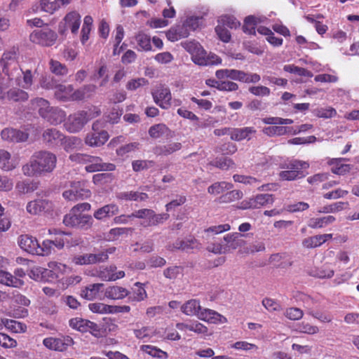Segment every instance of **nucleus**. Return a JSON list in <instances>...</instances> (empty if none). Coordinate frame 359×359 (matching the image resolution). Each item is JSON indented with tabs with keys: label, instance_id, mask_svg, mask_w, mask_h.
<instances>
[{
	"label": "nucleus",
	"instance_id": "f257e3e1",
	"mask_svg": "<svg viewBox=\"0 0 359 359\" xmlns=\"http://www.w3.org/2000/svg\"><path fill=\"white\" fill-rule=\"evenodd\" d=\"M57 158L49 151L35 153L29 163L22 167V172L27 176H34L43 172H50L56 165Z\"/></svg>",
	"mask_w": 359,
	"mask_h": 359
},
{
	"label": "nucleus",
	"instance_id": "f03ea898",
	"mask_svg": "<svg viewBox=\"0 0 359 359\" xmlns=\"http://www.w3.org/2000/svg\"><path fill=\"white\" fill-rule=\"evenodd\" d=\"M16 59L17 53L13 49L5 52L0 60V95L9 87V79L22 73Z\"/></svg>",
	"mask_w": 359,
	"mask_h": 359
},
{
	"label": "nucleus",
	"instance_id": "7ed1b4c3",
	"mask_svg": "<svg viewBox=\"0 0 359 359\" xmlns=\"http://www.w3.org/2000/svg\"><path fill=\"white\" fill-rule=\"evenodd\" d=\"M103 123L100 121H95L92 125V130L86 134L85 144L91 147H99L104 145L109 138L107 131L102 130Z\"/></svg>",
	"mask_w": 359,
	"mask_h": 359
},
{
	"label": "nucleus",
	"instance_id": "20e7f679",
	"mask_svg": "<svg viewBox=\"0 0 359 359\" xmlns=\"http://www.w3.org/2000/svg\"><path fill=\"white\" fill-rule=\"evenodd\" d=\"M67 189L62 193L63 198L67 201H75L88 198L91 195V191L88 188L86 182L82 181L70 182Z\"/></svg>",
	"mask_w": 359,
	"mask_h": 359
},
{
	"label": "nucleus",
	"instance_id": "39448f33",
	"mask_svg": "<svg viewBox=\"0 0 359 359\" xmlns=\"http://www.w3.org/2000/svg\"><path fill=\"white\" fill-rule=\"evenodd\" d=\"M63 223L67 226L86 230L92 226L93 219L90 215L69 211V212L64 217Z\"/></svg>",
	"mask_w": 359,
	"mask_h": 359
},
{
	"label": "nucleus",
	"instance_id": "423d86ee",
	"mask_svg": "<svg viewBox=\"0 0 359 359\" xmlns=\"http://www.w3.org/2000/svg\"><path fill=\"white\" fill-rule=\"evenodd\" d=\"M89 121L86 111H79L70 114L64 123L65 130L70 133L80 132Z\"/></svg>",
	"mask_w": 359,
	"mask_h": 359
},
{
	"label": "nucleus",
	"instance_id": "0eeeda50",
	"mask_svg": "<svg viewBox=\"0 0 359 359\" xmlns=\"http://www.w3.org/2000/svg\"><path fill=\"white\" fill-rule=\"evenodd\" d=\"M81 15L77 11H71L66 14L58 25V32L65 35L68 29L72 34H77L81 25Z\"/></svg>",
	"mask_w": 359,
	"mask_h": 359
},
{
	"label": "nucleus",
	"instance_id": "6e6552de",
	"mask_svg": "<svg viewBox=\"0 0 359 359\" xmlns=\"http://www.w3.org/2000/svg\"><path fill=\"white\" fill-rule=\"evenodd\" d=\"M57 39L56 33L49 28L36 30L30 34V40L43 46L53 45Z\"/></svg>",
	"mask_w": 359,
	"mask_h": 359
},
{
	"label": "nucleus",
	"instance_id": "1a4fd4ad",
	"mask_svg": "<svg viewBox=\"0 0 359 359\" xmlns=\"http://www.w3.org/2000/svg\"><path fill=\"white\" fill-rule=\"evenodd\" d=\"M112 250L108 252H102L97 254H85L74 256L72 262L76 265L93 264L98 262H102L108 259V253H111Z\"/></svg>",
	"mask_w": 359,
	"mask_h": 359
},
{
	"label": "nucleus",
	"instance_id": "9d476101",
	"mask_svg": "<svg viewBox=\"0 0 359 359\" xmlns=\"http://www.w3.org/2000/svg\"><path fill=\"white\" fill-rule=\"evenodd\" d=\"M53 208V203L46 199L31 201L26 207L27 212L32 215H38L41 212H50Z\"/></svg>",
	"mask_w": 359,
	"mask_h": 359
},
{
	"label": "nucleus",
	"instance_id": "9b49d317",
	"mask_svg": "<svg viewBox=\"0 0 359 359\" xmlns=\"http://www.w3.org/2000/svg\"><path fill=\"white\" fill-rule=\"evenodd\" d=\"M274 201L272 194H262L242 202L243 209H257L268 204H272Z\"/></svg>",
	"mask_w": 359,
	"mask_h": 359
},
{
	"label": "nucleus",
	"instance_id": "f8f14e48",
	"mask_svg": "<svg viewBox=\"0 0 359 359\" xmlns=\"http://www.w3.org/2000/svg\"><path fill=\"white\" fill-rule=\"evenodd\" d=\"M152 95L154 102L160 107L167 109L172 106V95L168 87L160 86Z\"/></svg>",
	"mask_w": 359,
	"mask_h": 359
},
{
	"label": "nucleus",
	"instance_id": "ddd939ff",
	"mask_svg": "<svg viewBox=\"0 0 359 359\" xmlns=\"http://www.w3.org/2000/svg\"><path fill=\"white\" fill-rule=\"evenodd\" d=\"M85 170L88 172H94L101 170L112 171L115 170V165L112 163H102V159L98 156L88 155Z\"/></svg>",
	"mask_w": 359,
	"mask_h": 359
},
{
	"label": "nucleus",
	"instance_id": "4468645a",
	"mask_svg": "<svg viewBox=\"0 0 359 359\" xmlns=\"http://www.w3.org/2000/svg\"><path fill=\"white\" fill-rule=\"evenodd\" d=\"M182 46L191 55L193 62L198 64H204L202 58L204 49L201 44L195 41H186L181 43Z\"/></svg>",
	"mask_w": 359,
	"mask_h": 359
},
{
	"label": "nucleus",
	"instance_id": "2eb2a0df",
	"mask_svg": "<svg viewBox=\"0 0 359 359\" xmlns=\"http://www.w3.org/2000/svg\"><path fill=\"white\" fill-rule=\"evenodd\" d=\"M73 343L72 339L69 337L63 338L48 337L43 339V345L51 350L64 351Z\"/></svg>",
	"mask_w": 359,
	"mask_h": 359
},
{
	"label": "nucleus",
	"instance_id": "dca6fc26",
	"mask_svg": "<svg viewBox=\"0 0 359 359\" xmlns=\"http://www.w3.org/2000/svg\"><path fill=\"white\" fill-rule=\"evenodd\" d=\"M29 134L20 130L12 128H6L1 132V138L11 142H25L28 138Z\"/></svg>",
	"mask_w": 359,
	"mask_h": 359
},
{
	"label": "nucleus",
	"instance_id": "f3484780",
	"mask_svg": "<svg viewBox=\"0 0 359 359\" xmlns=\"http://www.w3.org/2000/svg\"><path fill=\"white\" fill-rule=\"evenodd\" d=\"M19 164V158L12 156L8 151L0 149V168L4 171H11Z\"/></svg>",
	"mask_w": 359,
	"mask_h": 359
},
{
	"label": "nucleus",
	"instance_id": "a211bd4d",
	"mask_svg": "<svg viewBox=\"0 0 359 359\" xmlns=\"http://www.w3.org/2000/svg\"><path fill=\"white\" fill-rule=\"evenodd\" d=\"M9 79V87L13 85H16L24 89H29L33 83V76L30 70L22 71L20 74L18 76H12Z\"/></svg>",
	"mask_w": 359,
	"mask_h": 359
},
{
	"label": "nucleus",
	"instance_id": "6ab92c4d",
	"mask_svg": "<svg viewBox=\"0 0 359 359\" xmlns=\"http://www.w3.org/2000/svg\"><path fill=\"white\" fill-rule=\"evenodd\" d=\"M198 318L210 323L223 324L227 322L226 318L215 311L209 309L201 308Z\"/></svg>",
	"mask_w": 359,
	"mask_h": 359
},
{
	"label": "nucleus",
	"instance_id": "aec40b11",
	"mask_svg": "<svg viewBox=\"0 0 359 359\" xmlns=\"http://www.w3.org/2000/svg\"><path fill=\"white\" fill-rule=\"evenodd\" d=\"M74 91L72 85L59 84L55 86V96L62 102L76 101Z\"/></svg>",
	"mask_w": 359,
	"mask_h": 359
},
{
	"label": "nucleus",
	"instance_id": "412c9836",
	"mask_svg": "<svg viewBox=\"0 0 359 359\" xmlns=\"http://www.w3.org/2000/svg\"><path fill=\"white\" fill-rule=\"evenodd\" d=\"M18 245L21 249L32 254L36 255L37 252L38 241L35 237L27 234L21 235L18 238Z\"/></svg>",
	"mask_w": 359,
	"mask_h": 359
},
{
	"label": "nucleus",
	"instance_id": "4be33fe9",
	"mask_svg": "<svg viewBox=\"0 0 359 359\" xmlns=\"http://www.w3.org/2000/svg\"><path fill=\"white\" fill-rule=\"evenodd\" d=\"M43 140L49 146L60 144L64 140V134L55 128H48L44 130L42 135Z\"/></svg>",
	"mask_w": 359,
	"mask_h": 359
},
{
	"label": "nucleus",
	"instance_id": "5701e85b",
	"mask_svg": "<svg viewBox=\"0 0 359 359\" xmlns=\"http://www.w3.org/2000/svg\"><path fill=\"white\" fill-rule=\"evenodd\" d=\"M125 276L123 271H116L115 266L109 267L100 266V278L104 281H114Z\"/></svg>",
	"mask_w": 359,
	"mask_h": 359
},
{
	"label": "nucleus",
	"instance_id": "b1692460",
	"mask_svg": "<svg viewBox=\"0 0 359 359\" xmlns=\"http://www.w3.org/2000/svg\"><path fill=\"white\" fill-rule=\"evenodd\" d=\"M118 210V207L116 204H107L95 210L93 216L97 220H106L116 215Z\"/></svg>",
	"mask_w": 359,
	"mask_h": 359
},
{
	"label": "nucleus",
	"instance_id": "393cba45",
	"mask_svg": "<svg viewBox=\"0 0 359 359\" xmlns=\"http://www.w3.org/2000/svg\"><path fill=\"white\" fill-rule=\"evenodd\" d=\"M69 325L72 328L82 332H86L89 330L97 331V326L95 323L79 318L71 319L69 320Z\"/></svg>",
	"mask_w": 359,
	"mask_h": 359
},
{
	"label": "nucleus",
	"instance_id": "a878e982",
	"mask_svg": "<svg viewBox=\"0 0 359 359\" xmlns=\"http://www.w3.org/2000/svg\"><path fill=\"white\" fill-rule=\"evenodd\" d=\"M65 111L58 107H50L43 118L52 125H58L65 121Z\"/></svg>",
	"mask_w": 359,
	"mask_h": 359
},
{
	"label": "nucleus",
	"instance_id": "bb28decb",
	"mask_svg": "<svg viewBox=\"0 0 359 359\" xmlns=\"http://www.w3.org/2000/svg\"><path fill=\"white\" fill-rule=\"evenodd\" d=\"M189 35V31L183 24L174 26L166 32L168 39L172 42L187 38Z\"/></svg>",
	"mask_w": 359,
	"mask_h": 359
},
{
	"label": "nucleus",
	"instance_id": "cd10ccee",
	"mask_svg": "<svg viewBox=\"0 0 359 359\" xmlns=\"http://www.w3.org/2000/svg\"><path fill=\"white\" fill-rule=\"evenodd\" d=\"M256 133L252 127H245L241 128H233L230 134L231 139L235 141L250 140L252 135Z\"/></svg>",
	"mask_w": 359,
	"mask_h": 359
},
{
	"label": "nucleus",
	"instance_id": "c85d7f7f",
	"mask_svg": "<svg viewBox=\"0 0 359 359\" xmlns=\"http://www.w3.org/2000/svg\"><path fill=\"white\" fill-rule=\"evenodd\" d=\"M243 236L239 233H229L224 236V241L226 243L224 248H227V252L231 250H236L243 246L245 242L241 239Z\"/></svg>",
	"mask_w": 359,
	"mask_h": 359
},
{
	"label": "nucleus",
	"instance_id": "c756f323",
	"mask_svg": "<svg viewBox=\"0 0 359 359\" xmlns=\"http://www.w3.org/2000/svg\"><path fill=\"white\" fill-rule=\"evenodd\" d=\"M0 283L8 287L20 288L24 285V281L17 277H14L11 273L0 270Z\"/></svg>",
	"mask_w": 359,
	"mask_h": 359
},
{
	"label": "nucleus",
	"instance_id": "7c9ffc66",
	"mask_svg": "<svg viewBox=\"0 0 359 359\" xmlns=\"http://www.w3.org/2000/svg\"><path fill=\"white\" fill-rule=\"evenodd\" d=\"M103 286L102 283H93L87 285L81 290V296L87 300H93L98 297Z\"/></svg>",
	"mask_w": 359,
	"mask_h": 359
},
{
	"label": "nucleus",
	"instance_id": "2f4dec72",
	"mask_svg": "<svg viewBox=\"0 0 359 359\" xmlns=\"http://www.w3.org/2000/svg\"><path fill=\"white\" fill-rule=\"evenodd\" d=\"M244 75V72L233 69H224L216 71L215 76L219 80L224 79H231L241 81L242 76Z\"/></svg>",
	"mask_w": 359,
	"mask_h": 359
},
{
	"label": "nucleus",
	"instance_id": "473e14b6",
	"mask_svg": "<svg viewBox=\"0 0 359 359\" xmlns=\"http://www.w3.org/2000/svg\"><path fill=\"white\" fill-rule=\"evenodd\" d=\"M180 142H171L165 145L156 147L154 153L157 155L168 156L182 149Z\"/></svg>",
	"mask_w": 359,
	"mask_h": 359
},
{
	"label": "nucleus",
	"instance_id": "72a5a7b5",
	"mask_svg": "<svg viewBox=\"0 0 359 359\" xmlns=\"http://www.w3.org/2000/svg\"><path fill=\"white\" fill-rule=\"evenodd\" d=\"M201 308L200 302L198 300L191 299L181 306V311L187 316H196L198 317Z\"/></svg>",
	"mask_w": 359,
	"mask_h": 359
},
{
	"label": "nucleus",
	"instance_id": "f704fd0d",
	"mask_svg": "<svg viewBox=\"0 0 359 359\" xmlns=\"http://www.w3.org/2000/svg\"><path fill=\"white\" fill-rule=\"evenodd\" d=\"M104 295L111 299H122L129 295V292L122 287L111 286L106 289Z\"/></svg>",
	"mask_w": 359,
	"mask_h": 359
},
{
	"label": "nucleus",
	"instance_id": "c9c22d12",
	"mask_svg": "<svg viewBox=\"0 0 359 359\" xmlns=\"http://www.w3.org/2000/svg\"><path fill=\"white\" fill-rule=\"evenodd\" d=\"M97 89L94 84L85 85L74 91V99L76 101L89 98L93 95Z\"/></svg>",
	"mask_w": 359,
	"mask_h": 359
},
{
	"label": "nucleus",
	"instance_id": "e433bc0d",
	"mask_svg": "<svg viewBox=\"0 0 359 359\" xmlns=\"http://www.w3.org/2000/svg\"><path fill=\"white\" fill-rule=\"evenodd\" d=\"M1 323L7 330L14 333H23L27 330V326L24 323L15 320L2 318Z\"/></svg>",
	"mask_w": 359,
	"mask_h": 359
},
{
	"label": "nucleus",
	"instance_id": "4c0bfd02",
	"mask_svg": "<svg viewBox=\"0 0 359 359\" xmlns=\"http://www.w3.org/2000/svg\"><path fill=\"white\" fill-rule=\"evenodd\" d=\"M335 219V217L332 215L319 218H311L308 222V226L312 229L323 228L333 223Z\"/></svg>",
	"mask_w": 359,
	"mask_h": 359
},
{
	"label": "nucleus",
	"instance_id": "58836bf2",
	"mask_svg": "<svg viewBox=\"0 0 359 359\" xmlns=\"http://www.w3.org/2000/svg\"><path fill=\"white\" fill-rule=\"evenodd\" d=\"M50 273L51 271L41 266H34L29 271L28 276L34 280L41 281L46 280V277L50 276Z\"/></svg>",
	"mask_w": 359,
	"mask_h": 359
},
{
	"label": "nucleus",
	"instance_id": "ea45409f",
	"mask_svg": "<svg viewBox=\"0 0 359 359\" xmlns=\"http://www.w3.org/2000/svg\"><path fill=\"white\" fill-rule=\"evenodd\" d=\"M64 149L69 152L74 149L80 148L82 146V141L79 137L72 136L66 137L64 135V140L60 143Z\"/></svg>",
	"mask_w": 359,
	"mask_h": 359
},
{
	"label": "nucleus",
	"instance_id": "a19ab883",
	"mask_svg": "<svg viewBox=\"0 0 359 359\" xmlns=\"http://www.w3.org/2000/svg\"><path fill=\"white\" fill-rule=\"evenodd\" d=\"M232 187L231 183L224 181L217 182L208 187V192L211 195L216 196L224 193L225 191L230 190Z\"/></svg>",
	"mask_w": 359,
	"mask_h": 359
},
{
	"label": "nucleus",
	"instance_id": "79ce46f5",
	"mask_svg": "<svg viewBox=\"0 0 359 359\" xmlns=\"http://www.w3.org/2000/svg\"><path fill=\"white\" fill-rule=\"evenodd\" d=\"M152 214V210L144 208L135 211L129 217H135V218L142 219V225L147 227L150 226L149 221L151 220Z\"/></svg>",
	"mask_w": 359,
	"mask_h": 359
},
{
	"label": "nucleus",
	"instance_id": "37998d69",
	"mask_svg": "<svg viewBox=\"0 0 359 359\" xmlns=\"http://www.w3.org/2000/svg\"><path fill=\"white\" fill-rule=\"evenodd\" d=\"M258 33L262 35L267 36L266 40L269 43L274 46H281L283 39L281 38L276 37L273 33L269 28L264 26H259L257 28Z\"/></svg>",
	"mask_w": 359,
	"mask_h": 359
},
{
	"label": "nucleus",
	"instance_id": "c03bdc74",
	"mask_svg": "<svg viewBox=\"0 0 359 359\" xmlns=\"http://www.w3.org/2000/svg\"><path fill=\"white\" fill-rule=\"evenodd\" d=\"M263 22L261 18L255 16H248L245 19L244 25L243 27V32L249 34H255V29L258 23Z\"/></svg>",
	"mask_w": 359,
	"mask_h": 359
},
{
	"label": "nucleus",
	"instance_id": "a18cd8bd",
	"mask_svg": "<svg viewBox=\"0 0 359 359\" xmlns=\"http://www.w3.org/2000/svg\"><path fill=\"white\" fill-rule=\"evenodd\" d=\"M32 107L38 111L40 116L43 118L50 108L48 101L43 98H36L32 100Z\"/></svg>",
	"mask_w": 359,
	"mask_h": 359
},
{
	"label": "nucleus",
	"instance_id": "49530a36",
	"mask_svg": "<svg viewBox=\"0 0 359 359\" xmlns=\"http://www.w3.org/2000/svg\"><path fill=\"white\" fill-rule=\"evenodd\" d=\"M131 294L129 293V300L130 302H140L147 297V292L142 285L140 283H136L132 289Z\"/></svg>",
	"mask_w": 359,
	"mask_h": 359
},
{
	"label": "nucleus",
	"instance_id": "de8ad7c7",
	"mask_svg": "<svg viewBox=\"0 0 359 359\" xmlns=\"http://www.w3.org/2000/svg\"><path fill=\"white\" fill-rule=\"evenodd\" d=\"M290 130L291 128L289 127L275 125L273 126L264 128L262 132L267 136L273 137L276 135H283L287 133H290Z\"/></svg>",
	"mask_w": 359,
	"mask_h": 359
},
{
	"label": "nucleus",
	"instance_id": "09e8293b",
	"mask_svg": "<svg viewBox=\"0 0 359 359\" xmlns=\"http://www.w3.org/2000/svg\"><path fill=\"white\" fill-rule=\"evenodd\" d=\"M135 40L139 46L138 50L144 51L151 50V39L147 34L139 32L135 36Z\"/></svg>",
	"mask_w": 359,
	"mask_h": 359
},
{
	"label": "nucleus",
	"instance_id": "8fccbe9b",
	"mask_svg": "<svg viewBox=\"0 0 359 359\" xmlns=\"http://www.w3.org/2000/svg\"><path fill=\"white\" fill-rule=\"evenodd\" d=\"M243 192L239 190H232L217 198L219 203H229L241 199L243 197Z\"/></svg>",
	"mask_w": 359,
	"mask_h": 359
},
{
	"label": "nucleus",
	"instance_id": "3c124183",
	"mask_svg": "<svg viewBox=\"0 0 359 359\" xmlns=\"http://www.w3.org/2000/svg\"><path fill=\"white\" fill-rule=\"evenodd\" d=\"M119 199L126 201H145L148 196L144 193L137 191H128L120 193L118 196Z\"/></svg>",
	"mask_w": 359,
	"mask_h": 359
},
{
	"label": "nucleus",
	"instance_id": "603ef678",
	"mask_svg": "<svg viewBox=\"0 0 359 359\" xmlns=\"http://www.w3.org/2000/svg\"><path fill=\"white\" fill-rule=\"evenodd\" d=\"M345 158H332L330 161L329 163L333 165L332 170L334 173L337 175H341L346 172L349 171L350 167L348 165L341 163L342 161H345Z\"/></svg>",
	"mask_w": 359,
	"mask_h": 359
},
{
	"label": "nucleus",
	"instance_id": "864d4df0",
	"mask_svg": "<svg viewBox=\"0 0 359 359\" xmlns=\"http://www.w3.org/2000/svg\"><path fill=\"white\" fill-rule=\"evenodd\" d=\"M348 205V202H337L318 210V213H335L343 210Z\"/></svg>",
	"mask_w": 359,
	"mask_h": 359
},
{
	"label": "nucleus",
	"instance_id": "5fc2aeb1",
	"mask_svg": "<svg viewBox=\"0 0 359 359\" xmlns=\"http://www.w3.org/2000/svg\"><path fill=\"white\" fill-rule=\"evenodd\" d=\"M91 79L93 81L101 79L100 86H105L109 81L108 69L107 65H102L98 70L92 75Z\"/></svg>",
	"mask_w": 359,
	"mask_h": 359
},
{
	"label": "nucleus",
	"instance_id": "6e6d98bb",
	"mask_svg": "<svg viewBox=\"0 0 359 359\" xmlns=\"http://www.w3.org/2000/svg\"><path fill=\"white\" fill-rule=\"evenodd\" d=\"M203 22V16L189 15L183 22V25L189 31H194L201 27Z\"/></svg>",
	"mask_w": 359,
	"mask_h": 359
},
{
	"label": "nucleus",
	"instance_id": "4d7b16f0",
	"mask_svg": "<svg viewBox=\"0 0 359 359\" xmlns=\"http://www.w3.org/2000/svg\"><path fill=\"white\" fill-rule=\"evenodd\" d=\"M36 250V255L48 256L54 251L53 243L50 240H44L41 244L38 243Z\"/></svg>",
	"mask_w": 359,
	"mask_h": 359
},
{
	"label": "nucleus",
	"instance_id": "13d9d810",
	"mask_svg": "<svg viewBox=\"0 0 359 359\" xmlns=\"http://www.w3.org/2000/svg\"><path fill=\"white\" fill-rule=\"evenodd\" d=\"M313 113L315 116L323 118H330L337 115V111L332 107H318L313 109Z\"/></svg>",
	"mask_w": 359,
	"mask_h": 359
},
{
	"label": "nucleus",
	"instance_id": "bf43d9fd",
	"mask_svg": "<svg viewBox=\"0 0 359 359\" xmlns=\"http://www.w3.org/2000/svg\"><path fill=\"white\" fill-rule=\"evenodd\" d=\"M296 330L300 333L313 335L319 332V327L308 322L303 321L297 325Z\"/></svg>",
	"mask_w": 359,
	"mask_h": 359
},
{
	"label": "nucleus",
	"instance_id": "052dcab7",
	"mask_svg": "<svg viewBox=\"0 0 359 359\" xmlns=\"http://www.w3.org/2000/svg\"><path fill=\"white\" fill-rule=\"evenodd\" d=\"M50 70L57 76H65L68 73L67 67L57 60L51 59L49 62Z\"/></svg>",
	"mask_w": 359,
	"mask_h": 359
},
{
	"label": "nucleus",
	"instance_id": "680f3d73",
	"mask_svg": "<svg viewBox=\"0 0 359 359\" xmlns=\"http://www.w3.org/2000/svg\"><path fill=\"white\" fill-rule=\"evenodd\" d=\"M168 130V127L163 123L154 125L149 129V135L151 137L157 139L165 134Z\"/></svg>",
	"mask_w": 359,
	"mask_h": 359
},
{
	"label": "nucleus",
	"instance_id": "e2e57ef3",
	"mask_svg": "<svg viewBox=\"0 0 359 359\" xmlns=\"http://www.w3.org/2000/svg\"><path fill=\"white\" fill-rule=\"evenodd\" d=\"M141 350L153 357H156L158 358H168V354L166 352L151 345H143L141 346Z\"/></svg>",
	"mask_w": 359,
	"mask_h": 359
},
{
	"label": "nucleus",
	"instance_id": "0e129e2a",
	"mask_svg": "<svg viewBox=\"0 0 359 359\" xmlns=\"http://www.w3.org/2000/svg\"><path fill=\"white\" fill-rule=\"evenodd\" d=\"M309 167V164L306 161H302L298 160H293L291 161L290 163H288L286 166L285 169H287L289 170H298L299 175L304 176L302 170L306 169Z\"/></svg>",
	"mask_w": 359,
	"mask_h": 359
},
{
	"label": "nucleus",
	"instance_id": "69168bd1",
	"mask_svg": "<svg viewBox=\"0 0 359 359\" xmlns=\"http://www.w3.org/2000/svg\"><path fill=\"white\" fill-rule=\"evenodd\" d=\"M307 313L313 318L317 319L320 323H330L332 320V317L327 313H323L320 311H315L311 307L306 306Z\"/></svg>",
	"mask_w": 359,
	"mask_h": 359
},
{
	"label": "nucleus",
	"instance_id": "338daca9",
	"mask_svg": "<svg viewBox=\"0 0 359 359\" xmlns=\"http://www.w3.org/2000/svg\"><path fill=\"white\" fill-rule=\"evenodd\" d=\"M212 165L222 170H228L233 168L234 167L233 161L231 158L227 157H221L219 158H216L212 163Z\"/></svg>",
	"mask_w": 359,
	"mask_h": 359
},
{
	"label": "nucleus",
	"instance_id": "774afa93",
	"mask_svg": "<svg viewBox=\"0 0 359 359\" xmlns=\"http://www.w3.org/2000/svg\"><path fill=\"white\" fill-rule=\"evenodd\" d=\"M8 97L10 100L15 102L25 101L28 99V94L21 89H12L8 92Z\"/></svg>",
	"mask_w": 359,
	"mask_h": 359
}]
</instances>
